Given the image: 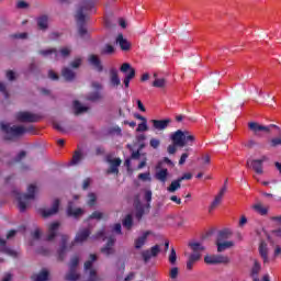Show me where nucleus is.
<instances>
[{
    "instance_id": "42",
    "label": "nucleus",
    "mask_w": 281,
    "mask_h": 281,
    "mask_svg": "<svg viewBox=\"0 0 281 281\" xmlns=\"http://www.w3.org/2000/svg\"><path fill=\"white\" fill-rule=\"evenodd\" d=\"M254 210L258 212V214H260L261 216H267V214H269V207L263 206L260 203L255 204Z\"/></svg>"
},
{
    "instance_id": "2",
    "label": "nucleus",
    "mask_w": 281,
    "mask_h": 281,
    "mask_svg": "<svg viewBox=\"0 0 281 281\" xmlns=\"http://www.w3.org/2000/svg\"><path fill=\"white\" fill-rule=\"evenodd\" d=\"M97 0H81L76 9L75 20L76 23L82 25V23H87L89 19V14H95V3Z\"/></svg>"
},
{
    "instance_id": "18",
    "label": "nucleus",
    "mask_w": 281,
    "mask_h": 281,
    "mask_svg": "<svg viewBox=\"0 0 281 281\" xmlns=\"http://www.w3.org/2000/svg\"><path fill=\"white\" fill-rule=\"evenodd\" d=\"M259 255H260V258L263 261V265H269V262H270L269 245L266 244V241H260V244H259Z\"/></svg>"
},
{
    "instance_id": "22",
    "label": "nucleus",
    "mask_w": 281,
    "mask_h": 281,
    "mask_svg": "<svg viewBox=\"0 0 281 281\" xmlns=\"http://www.w3.org/2000/svg\"><path fill=\"white\" fill-rule=\"evenodd\" d=\"M0 251L7 256H11V258H16V256H19V252L5 246V240L2 238H0Z\"/></svg>"
},
{
    "instance_id": "36",
    "label": "nucleus",
    "mask_w": 281,
    "mask_h": 281,
    "mask_svg": "<svg viewBox=\"0 0 281 281\" xmlns=\"http://www.w3.org/2000/svg\"><path fill=\"white\" fill-rule=\"evenodd\" d=\"M74 109H75L76 115H80V113H87V111H89V106L82 105L78 101L74 102Z\"/></svg>"
},
{
    "instance_id": "26",
    "label": "nucleus",
    "mask_w": 281,
    "mask_h": 281,
    "mask_svg": "<svg viewBox=\"0 0 281 281\" xmlns=\"http://www.w3.org/2000/svg\"><path fill=\"white\" fill-rule=\"evenodd\" d=\"M148 236H150V231L144 232L138 238H136L135 249H142L146 245V240H148Z\"/></svg>"
},
{
    "instance_id": "64",
    "label": "nucleus",
    "mask_w": 281,
    "mask_h": 281,
    "mask_svg": "<svg viewBox=\"0 0 281 281\" xmlns=\"http://www.w3.org/2000/svg\"><path fill=\"white\" fill-rule=\"evenodd\" d=\"M149 251L151 252L153 258H155V256H157L160 251L159 245L153 246Z\"/></svg>"
},
{
    "instance_id": "34",
    "label": "nucleus",
    "mask_w": 281,
    "mask_h": 281,
    "mask_svg": "<svg viewBox=\"0 0 281 281\" xmlns=\"http://www.w3.org/2000/svg\"><path fill=\"white\" fill-rule=\"evenodd\" d=\"M154 82L151 83L153 87L156 89H166V85H168V81L164 78H157V74L154 75Z\"/></svg>"
},
{
    "instance_id": "32",
    "label": "nucleus",
    "mask_w": 281,
    "mask_h": 281,
    "mask_svg": "<svg viewBox=\"0 0 281 281\" xmlns=\"http://www.w3.org/2000/svg\"><path fill=\"white\" fill-rule=\"evenodd\" d=\"M61 76L63 78H65V80H67L68 82H71L74 80H76V72H74V70H71V68H64L61 70Z\"/></svg>"
},
{
    "instance_id": "46",
    "label": "nucleus",
    "mask_w": 281,
    "mask_h": 281,
    "mask_svg": "<svg viewBox=\"0 0 281 281\" xmlns=\"http://www.w3.org/2000/svg\"><path fill=\"white\" fill-rule=\"evenodd\" d=\"M123 227L126 229L133 228V215H127L123 221Z\"/></svg>"
},
{
    "instance_id": "3",
    "label": "nucleus",
    "mask_w": 281,
    "mask_h": 281,
    "mask_svg": "<svg viewBox=\"0 0 281 281\" xmlns=\"http://www.w3.org/2000/svg\"><path fill=\"white\" fill-rule=\"evenodd\" d=\"M170 139L172 140L175 146H179L180 148L188 146V144L192 146V144L196 142V137L194 136V134L190 133L189 131H181V130L173 132L170 135Z\"/></svg>"
},
{
    "instance_id": "7",
    "label": "nucleus",
    "mask_w": 281,
    "mask_h": 281,
    "mask_svg": "<svg viewBox=\"0 0 281 281\" xmlns=\"http://www.w3.org/2000/svg\"><path fill=\"white\" fill-rule=\"evenodd\" d=\"M265 161H269V157L261 156L259 159H248L246 166L247 168H252L257 175H265V169L262 168V164H265Z\"/></svg>"
},
{
    "instance_id": "53",
    "label": "nucleus",
    "mask_w": 281,
    "mask_h": 281,
    "mask_svg": "<svg viewBox=\"0 0 281 281\" xmlns=\"http://www.w3.org/2000/svg\"><path fill=\"white\" fill-rule=\"evenodd\" d=\"M169 262L170 265H177V251L175 248L171 249V252L169 255Z\"/></svg>"
},
{
    "instance_id": "15",
    "label": "nucleus",
    "mask_w": 281,
    "mask_h": 281,
    "mask_svg": "<svg viewBox=\"0 0 281 281\" xmlns=\"http://www.w3.org/2000/svg\"><path fill=\"white\" fill-rule=\"evenodd\" d=\"M154 131H166L170 124H172V120L165 119V120H151Z\"/></svg>"
},
{
    "instance_id": "29",
    "label": "nucleus",
    "mask_w": 281,
    "mask_h": 281,
    "mask_svg": "<svg viewBox=\"0 0 281 281\" xmlns=\"http://www.w3.org/2000/svg\"><path fill=\"white\" fill-rule=\"evenodd\" d=\"M88 61L97 71H102L103 67L102 63L100 61V57H98L97 55H90L88 57Z\"/></svg>"
},
{
    "instance_id": "43",
    "label": "nucleus",
    "mask_w": 281,
    "mask_h": 281,
    "mask_svg": "<svg viewBox=\"0 0 281 281\" xmlns=\"http://www.w3.org/2000/svg\"><path fill=\"white\" fill-rule=\"evenodd\" d=\"M77 25L79 36H81V38H89V31L87 30V26H85V23H77Z\"/></svg>"
},
{
    "instance_id": "30",
    "label": "nucleus",
    "mask_w": 281,
    "mask_h": 281,
    "mask_svg": "<svg viewBox=\"0 0 281 281\" xmlns=\"http://www.w3.org/2000/svg\"><path fill=\"white\" fill-rule=\"evenodd\" d=\"M168 177H170V173L166 168L158 169L155 173V179H157V181H160V183H166V181H168Z\"/></svg>"
},
{
    "instance_id": "13",
    "label": "nucleus",
    "mask_w": 281,
    "mask_h": 281,
    "mask_svg": "<svg viewBox=\"0 0 281 281\" xmlns=\"http://www.w3.org/2000/svg\"><path fill=\"white\" fill-rule=\"evenodd\" d=\"M225 192H227V187L224 186L220 192L215 195L213 202L211 203L209 207V212H213V210H216L218 207L220 203H223V196H225Z\"/></svg>"
},
{
    "instance_id": "45",
    "label": "nucleus",
    "mask_w": 281,
    "mask_h": 281,
    "mask_svg": "<svg viewBox=\"0 0 281 281\" xmlns=\"http://www.w3.org/2000/svg\"><path fill=\"white\" fill-rule=\"evenodd\" d=\"M82 159H85V154H82V151H76L72 157L71 165L77 166V164L82 161Z\"/></svg>"
},
{
    "instance_id": "51",
    "label": "nucleus",
    "mask_w": 281,
    "mask_h": 281,
    "mask_svg": "<svg viewBox=\"0 0 281 281\" xmlns=\"http://www.w3.org/2000/svg\"><path fill=\"white\" fill-rule=\"evenodd\" d=\"M95 201H98V196H95L94 193H89L88 201H87L88 205L90 207H93V205H95Z\"/></svg>"
},
{
    "instance_id": "16",
    "label": "nucleus",
    "mask_w": 281,
    "mask_h": 281,
    "mask_svg": "<svg viewBox=\"0 0 281 281\" xmlns=\"http://www.w3.org/2000/svg\"><path fill=\"white\" fill-rule=\"evenodd\" d=\"M83 281H102V278L98 276V270L95 268L83 269Z\"/></svg>"
},
{
    "instance_id": "56",
    "label": "nucleus",
    "mask_w": 281,
    "mask_h": 281,
    "mask_svg": "<svg viewBox=\"0 0 281 281\" xmlns=\"http://www.w3.org/2000/svg\"><path fill=\"white\" fill-rule=\"evenodd\" d=\"M104 213L100 211H94L91 215L90 218H94L95 221H101L103 218Z\"/></svg>"
},
{
    "instance_id": "52",
    "label": "nucleus",
    "mask_w": 281,
    "mask_h": 281,
    "mask_svg": "<svg viewBox=\"0 0 281 281\" xmlns=\"http://www.w3.org/2000/svg\"><path fill=\"white\" fill-rule=\"evenodd\" d=\"M232 236V233L229 231H222L218 234L217 240H226V238H229Z\"/></svg>"
},
{
    "instance_id": "9",
    "label": "nucleus",
    "mask_w": 281,
    "mask_h": 281,
    "mask_svg": "<svg viewBox=\"0 0 281 281\" xmlns=\"http://www.w3.org/2000/svg\"><path fill=\"white\" fill-rule=\"evenodd\" d=\"M204 262H206V265H227L229 262V257L223 255L206 256Z\"/></svg>"
},
{
    "instance_id": "61",
    "label": "nucleus",
    "mask_w": 281,
    "mask_h": 281,
    "mask_svg": "<svg viewBox=\"0 0 281 281\" xmlns=\"http://www.w3.org/2000/svg\"><path fill=\"white\" fill-rule=\"evenodd\" d=\"M203 166H210V162L212 161V158L209 154H204L201 158Z\"/></svg>"
},
{
    "instance_id": "6",
    "label": "nucleus",
    "mask_w": 281,
    "mask_h": 281,
    "mask_svg": "<svg viewBox=\"0 0 281 281\" xmlns=\"http://www.w3.org/2000/svg\"><path fill=\"white\" fill-rule=\"evenodd\" d=\"M1 128L4 133H7L10 137H21V135H25V133H32L34 131V127H25L23 125H13L10 126V124L2 123Z\"/></svg>"
},
{
    "instance_id": "23",
    "label": "nucleus",
    "mask_w": 281,
    "mask_h": 281,
    "mask_svg": "<svg viewBox=\"0 0 281 281\" xmlns=\"http://www.w3.org/2000/svg\"><path fill=\"white\" fill-rule=\"evenodd\" d=\"M40 56H43L44 58H53L56 60L58 58V50L56 48H45L38 50Z\"/></svg>"
},
{
    "instance_id": "60",
    "label": "nucleus",
    "mask_w": 281,
    "mask_h": 281,
    "mask_svg": "<svg viewBox=\"0 0 281 281\" xmlns=\"http://www.w3.org/2000/svg\"><path fill=\"white\" fill-rule=\"evenodd\" d=\"M270 146H271L272 148H276V147H278V146H281V136H280V137H277V138H272V139L270 140Z\"/></svg>"
},
{
    "instance_id": "8",
    "label": "nucleus",
    "mask_w": 281,
    "mask_h": 281,
    "mask_svg": "<svg viewBox=\"0 0 281 281\" xmlns=\"http://www.w3.org/2000/svg\"><path fill=\"white\" fill-rule=\"evenodd\" d=\"M120 71L125 75L123 83L125 85V88L128 89V87L131 85V80H133V78H135V68H133V66H131V64L124 63L121 66Z\"/></svg>"
},
{
    "instance_id": "63",
    "label": "nucleus",
    "mask_w": 281,
    "mask_h": 281,
    "mask_svg": "<svg viewBox=\"0 0 281 281\" xmlns=\"http://www.w3.org/2000/svg\"><path fill=\"white\" fill-rule=\"evenodd\" d=\"M177 146H179V145H175V143L171 144V145H169V146L167 147V153H168L169 155H175V153H177Z\"/></svg>"
},
{
    "instance_id": "31",
    "label": "nucleus",
    "mask_w": 281,
    "mask_h": 281,
    "mask_svg": "<svg viewBox=\"0 0 281 281\" xmlns=\"http://www.w3.org/2000/svg\"><path fill=\"white\" fill-rule=\"evenodd\" d=\"M33 281H47L49 280V271L47 269H43L38 273L33 274Z\"/></svg>"
},
{
    "instance_id": "58",
    "label": "nucleus",
    "mask_w": 281,
    "mask_h": 281,
    "mask_svg": "<svg viewBox=\"0 0 281 281\" xmlns=\"http://www.w3.org/2000/svg\"><path fill=\"white\" fill-rule=\"evenodd\" d=\"M113 52H115V48L108 44L102 48L101 54H113Z\"/></svg>"
},
{
    "instance_id": "40",
    "label": "nucleus",
    "mask_w": 281,
    "mask_h": 281,
    "mask_svg": "<svg viewBox=\"0 0 281 281\" xmlns=\"http://www.w3.org/2000/svg\"><path fill=\"white\" fill-rule=\"evenodd\" d=\"M66 280L68 281H77L80 280V273L77 269L69 270L66 274Z\"/></svg>"
},
{
    "instance_id": "59",
    "label": "nucleus",
    "mask_w": 281,
    "mask_h": 281,
    "mask_svg": "<svg viewBox=\"0 0 281 281\" xmlns=\"http://www.w3.org/2000/svg\"><path fill=\"white\" fill-rule=\"evenodd\" d=\"M138 179H140V181H151L150 172L147 171L144 173H139Z\"/></svg>"
},
{
    "instance_id": "39",
    "label": "nucleus",
    "mask_w": 281,
    "mask_h": 281,
    "mask_svg": "<svg viewBox=\"0 0 281 281\" xmlns=\"http://www.w3.org/2000/svg\"><path fill=\"white\" fill-rule=\"evenodd\" d=\"M281 260V244L272 245V260Z\"/></svg>"
},
{
    "instance_id": "50",
    "label": "nucleus",
    "mask_w": 281,
    "mask_h": 281,
    "mask_svg": "<svg viewBox=\"0 0 281 281\" xmlns=\"http://www.w3.org/2000/svg\"><path fill=\"white\" fill-rule=\"evenodd\" d=\"M15 8H18V10H27V8H30V3L25 2V0H19Z\"/></svg>"
},
{
    "instance_id": "35",
    "label": "nucleus",
    "mask_w": 281,
    "mask_h": 281,
    "mask_svg": "<svg viewBox=\"0 0 281 281\" xmlns=\"http://www.w3.org/2000/svg\"><path fill=\"white\" fill-rule=\"evenodd\" d=\"M98 261V255H89L88 259L83 263V269H94L93 263Z\"/></svg>"
},
{
    "instance_id": "49",
    "label": "nucleus",
    "mask_w": 281,
    "mask_h": 281,
    "mask_svg": "<svg viewBox=\"0 0 281 281\" xmlns=\"http://www.w3.org/2000/svg\"><path fill=\"white\" fill-rule=\"evenodd\" d=\"M260 269H262V266L258 260H255L252 269H251V274L252 276H258L260 273Z\"/></svg>"
},
{
    "instance_id": "57",
    "label": "nucleus",
    "mask_w": 281,
    "mask_h": 281,
    "mask_svg": "<svg viewBox=\"0 0 281 281\" xmlns=\"http://www.w3.org/2000/svg\"><path fill=\"white\" fill-rule=\"evenodd\" d=\"M169 276L171 280H177V278L179 277V268L177 267L171 268Z\"/></svg>"
},
{
    "instance_id": "17",
    "label": "nucleus",
    "mask_w": 281,
    "mask_h": 281,
    "mask_svg": "<svg viewBox=\"0 0 281 281\" xmlns=\"http://www.w3.org/2000/svg\"><path fill=\"white\" fill-rule=\"evenodd\" d=\"M36 23H37V27H38V30H41V32H47V30H49V15L42 14V15L37 16Z\"/></svg>"
},
{
    "instance_id": "47",
    "label": "nucleus",
    "mask_w": 281,
    "mask_h": 281,
    "mask_svg": "<svg viewBox=\"0 0 281 281\" xmlns=\"http://www.w3.org/2000/svg\"><path fill=\"white\" fill-rule=\"evenodd\" d=\"M80 263V257L75 256L70 259L69 270L78 269V265Z\"/></svg>"
},
{
    "instance_id": "44",
    "label": "nucleus",
    "mask_w": 281,
    "mask_h": 281,
    "mask_svg": "<svg viewBox=\"0 0 281 281\" xmlns=\"http://www.w3.org/2000/svg\"><path fill=\"white\" fill-rule=\"evenodd\" d=\"M87 100H89V102H98V100H102V94L99 91L90 92L87 95Z\"/></svg>"
},
{
    "instance_id": "48",
    "label": "nucleus",
    "mask_w": 281,
    "mask_h": 281,
    "mask_svg": "<svg viewBox=\"0 0 281 281\" xmlns=\"http://www.w3.org/2000/svg\"><path fill=\"white\" fill-rule=\"evenodd\" d=\"M148 131V121H143L138 124L136 133H146Z\"/></svg>"
},
{
    "instance_id": "37",
    "label": "nucleus",
    "mask_w": 281,
    "mask_h": 281,
    "mask_svg": "<svg viewBox=\"0 0 281 281\" xmlns=\"http://www.w3.org/2000/svg\"><path fill=\"white\" fill-rule=\"evenodd\" d=\"M189 247H191L193 254H201V251L205 250V247L203 246V244H201L199 241L190 243Z\"/></svg>"
},
{
    "instance_id": "38",
    "label": "nucleus",
    "mask_w": 281,
    "mask_h": 281,
    "mask_svg": "<svg viewBox=\"0 0 281 281\" xmlns=\"http://www.w3.org/2000/svg\"><path fill=\"white\" fill-rule=\"evenodd\" d=\"M61 240H63V246L58 251L60 260H63V258H65V252L67 251V245L66 244L69 240V237L67 235H63Z\"/></svg>"
},
{
    "instance_id": "55",
    "label": "nucleus",
    "mask_w": 281,
    "mask_h": 281,
    "mask_svg": "<svg viewBox=\"0 0 281 281\" xmlns=\"http://www.w3.org/2000/svg\"><path fill=\"white\" fill-rule=\"evenodd\" d=\"M149 145L151 148L157 149V148H159V146H161V140H159V138H151L149 140Z\"/></svg>"
},
{
    "instance_id": "12",
    "label": "nucleus",
    "mask_w": 281,
    "mask_h": 281,
    "mask_svg": "<svg viewBox=\"0 0 281 281\" xmlns=\"http://www.w3.org/2000/svg\"><path fill=\"white\" fill-rule=\"evenodd\" d=\"M15 117L18 122H38V116L32 112H19Z\"/></svg>"
},
{
    "instance_id": "20",
    "label": "nucleus",
    "mask_w": 281,
    "mask_h": 281,
    "mask_svg": "<svg viewBox=\"0 0 281 281\" xmlns=\"http://www.w3.org/2000/svg\"><path fill=\"white\" fill-rule=\"evenodd\" d=\"M146 210H148V205H144L142 202L136 201L134 211L135 218H137V221H142V216L146 214Z\"/></svg>"
},
{
    "instance_id": "62",
    "label": "nucleus",
    "mask_w": 281,
    "mask_h": 281,
    "mask_svg": "<svg viewBox=\"0 0 281 281\" xmlns=\"http://www.w3.org/2000/svg\"><path fill=\"white\" fill-rule=\"evenodd\" d=\"M142 256H143L145 262H148V260H150L153 258V254L150 252V250L143 251Z\"/></svg>"
},
{
    "instance_id": "10",
    "label": "nucleus",
    "mask_w": 281,
    "mask_h": 281,
    "mask_svg": "<svg viewBox=\"0 0 281 281\" xmlns=\"http://www.w3.org/2000/svg\"><path fill=\"white\" fill-rule=\"evenodd\" d=\"M58 207H60V200L56 199L53 201L50 209L42 210L41 214L44 218H49V216L58 214Z\"/></svg>"
},
{
    "instance_id": "54",
    "label": "nucleus",
    "mask_w": 281,
    "mask_h": 281,
    "mask_svg": "<svg viewBox=\"0 0 281 281\" xmlns=\"http://www.w3.org/2000/svg\"><path fill=\"white\" fill-rule=\"evenodd\" d=\"M80 65H82V58H80V57L75 58L70 63V67H72V69H78V67H80Z\"/></svg>"
},
{
    "instance_id": "41",
    "label": "nucleus",
    "mask_w": 281,
    "mask_h": 281,
    "mask_svg": "<svg viewBox=\"0 0 281 281\" xmlns=\"http://www.w3.org/2000/svg\"><path fill=\"white\" fill-rule=\"evenodd\" d=\"M181 189V180L178 178L177 180H173L171 184L167 188V190L172 194L177 192V190Z\"/></svg>"
},
{
    "instance_id": "19",
    "label": "nucleus",
    "mask_w": 281,
    "mask_h": 281,
    "mask_svg": "<svg viewBox=\"0 0 281 281\" xmlns=\"http://www.w3.org/2000/svg\"><path fill=\"white\" fill-rule=\"evenodd\" d=\"M89 236H91V231L89 228H80L76 234L75 243L82 245V243H87Z\"/></svg>"
},
{
    "instance_id": "25",
    "label": "nucleus",
    "mask_w": 281,
    "mask_h": 281,
    "mask_svg": "<svg viewBox=\"0 0 281 281\" xmlns=\"http://www.w3.org/2000/svg\"><path fill=\"white\" fill-rule=\"evenodd\" d=\"M110 85L113 89H117L122 85V81L120 80V77L117 76L116 69H112L110 71Z\"/></svg>"
},
{
    "instance_id": "28",
    "label": "nucleus",
    "mask_w": 281,
    "mask_h": 281,
    "mask_svg": "<svg viewBox=\"0 0 281 281\" xmlns=\"http://www.w3.org/2000/svg\"><path fill=\"white\" fill-rule=\"evenodd\" d=\"M116 43L120 45L123 52H128V49L132 47V44L126 38H124V35L122 34L117 35Z\"/></svg>"
},
{
    "instance_id": "1",
    "label": "nucleus",
    "mask_w": 281,
    "mask_h": 281,
    "mask_svg": "<svg viewBox=\"0 0 281 281\" xmlns=\"http://www.w3.org/2000/svg\"><path fill=\"white\" fill-rule=\"evenodd\" d=\"M117 234H122V224L120 223L103 228L97 233L95 238H103V240L108 239L105 246L101 248V254L104 256L115 255V236H117Z\"/></svg>"
},
{
    "instance_id": "4",
    "label": "nucleus",
    "mask_w": 281,
    "mask_h": 281,
    "mask_svg": "<svg viewBox=\"0 0 281 281\" xmlns=\"http://www.w3.org/2000/svg\"><path fill=\"white\" fill-rule=\"evenodd\" d=\"M36 194V186L30 184L27 188V194H21L15 192V199L18 200V205L20 212H25L27 210V205H30L31 201H34Z\"/></svg>"
},
{
    "instance_id": "14",
    "label": "nucleus",
    "mask_w": 281,
    "mask_h": 281,
    "mask_svg": "<svg viewBox=\"0 0 281 281\" xmlns=\"http://www.w3.org/2000/svg\"><path fill=\"white\" fill-rule=\"evenodd\" d=\"M67 215L71 218H80L85 214V211L80 207H76L74 202H69L67 206Z\"/></svg>"
},
{
    "instance_id": "11",
    "label": "nucleus",
    "mask_w": 281,
    "mask_h": 281,
    "mask_svg": "<svg viewBox=\"0 0 281 281\" xmlns=\"http://www.w3.org/2000/svg\"><path fill=\"white\" fill-rule=\"evenodd\" d=\"M110 168L106 170L108 175H117L120 172V166H122V159L120 158H108Z\"/></svg>"
},
{
    "instance_id": "5",
    "label": "nucleus",
    "mask_w": 281,
    "mask_h": 281,
    "mask_svg": "<svg viewBox=\"0 0 281 281\" xmlns=\"http://www.w3.org/2000/svg\"><path fill=\"white\" fill-rule=\"evenodd\" d=\"M248 128L256 137H262V135H270L272 128L280 131V127L276 124L262 125L258 122H249Z\"/></svg>"
},
{
    "instance_id": "33",
    "label": "nucleus",
    "mask_w": 281,
    "mask_h": 281,
    "mask_svg": "<svg viewBox=\"0 0 281 281\" xmlns=\"http://www.w3.org/2000/svg\"><path fill=\"white\" fill-rule=\"evenodd\" d=\"M58 56L55 57V60H60L61 58H69V56L71 55V47L69 46H65L61 47L59 50H57Z\"/></svg>"
},
{
    "instance_id": "27",
    "label": "nucleus",
    "mask_w": 281,
    "mask_h": 281,
    "mask_svg": "<svg viewBox=\"0 0 281 281\" xmlns=\"http://www.w3.org/2000/svg\"><path fill=\"white\" fill-rule=\"evenodd\" d=\"M217 251L218 254H223V251H226V249H232L234 247V241H223L221 239L216 240Z\"/></svg>"
},
{
    "instance_id": "21",
    "label": "nucleus",
    "mask_w": 281,
    "mask_h": 281,
    "mask_svg": "<svg viewBox=\"0 0 281 281\" xmlns=\"http://www.w3.org/2000/svg\"><path fill=\"white\" fill-rule=\"evenodd\" d=\"M60 227V223L58 222H53L48 225V233L46 240H54L56 238V235L58 234V229Z\"/></svg>"
},
{
    "instance_id": "24",
    "label": "nucleus",
    "mask_w": 281,
    "mask_h": 281,
    "mask_svg": "<svg viewBox=\"0 0 281 281\" xmlns=\"http://www.w3.org/2000/svg\"><path fill=\"white\" fill-rule=\"evenodd\" d=\"M201 260V254L193 252L189 256L188 261H187V269L188 271H192L194 268V265Z\"/></svg>"
}]
</instances>
